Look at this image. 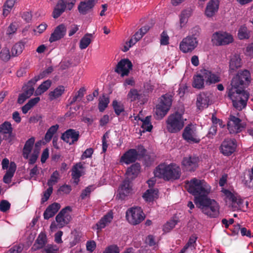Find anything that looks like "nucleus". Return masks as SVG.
I'll return each instance as SVG.
<instances>
[{"mask_svg":"<svg viewBox=\"0 0 253 253\" xmlns=\"http://www.w3.org/2000/svg\"><path fill=\"white\" fill-rule=\"evenodd\" d=\"M191 15V11L190 9L183 10L180 16V27L182 28L187 22L189 17Z\"/></svg>","mask_w":253,"mask_h":253,"instance_id":"nucleus-36","label":"nucleus"},{"mask_svg":"<svg viewBox=\"0 0 253 253\" xmlns=\"http://www.w3.org/2000/svg\"><path fill=\"white\" fill-rule=\"evenodd\" d=\"M199 159L197 157L190 156L184 158L182 162L183 169L187 171H194L198 166Z\"/></svg>","mask_w":253,"mask_h":253,"instance_id":"nucleus-14","label":"nucleus"},{"mask_svg":"<svg viewBox=\"0 0 253 253\" xmlns=\"http://www.w3.org/2000/svg\"><path fill=\"white\" fill-rule=\"evenodd\" d=\"M211 98V94L208 92H203L198 95L197 98V106L199 109L207 107Z\"/></svg>","mask_w":253,"mask_h":253,"instance_id":"nucleus-18","label":"nucleus"},{"mask_svg":"<svg viewBox=\"0 0 253 253\" xmlns=\"http://www.w3.org/2000/svg\"><path fill=\"white\" fill-rule=\"evenodd\" d=\"M34 142L35 138L33 137L26 141L23 149V155L25 159H28L29 155L32 151Z\"/></svg>","mask_w":253,"mask_h":253,"instance_id":"nucleus-28","label":"nucleus"},{"mask_svg":"<svg viewBox=\"0 0 253 253\" xmlns=\"http://www.w3.org/2000/svg\"><path fill=\"white\" fill-rule=\"evenodd\" d=\"M25 43L20 41L15 44L11 49V55L12 56H16L20 54L24 48Z\"/></svg>","mask_w":253,"mask_h":253,"instance_id":"nucleus-33","label":"nucleus"},{"mask_svg":"<svg viewBox=\"0 0 253 253\" xmlns=\"http://www.w3.org/2000/svg\"><path fill=\"white\" fill-rule=\"evenodd\" d=\"M10 207V204L6 200H3L0 203V211L2 212H6Z\"/></svg>","mask_w":253,"mask_h":253,"instance_id":"nucleus-49","label":"nucleus"},{"mask_svg":"<svg viewBox=\"0 0 253 253\" xmlns=\"http://www.w3.org/2000/svg\"><path fill=\"white\" fill-rule=\"evenodd\" d=\"M113 212L112 211H110L104 215L99 221H111L113 219Z\"/></svg>","mask_w":253,"mask_h":253,"instance_id":"nucleus-60","label":"nucleus"},{"mask_svg":"<svg viewBox=\"0 0 253 253\" xmlns=\"http://www.w3.org/2000/svg\"><path fill=\"white\" fill-rule=\"evenodd\" d=\"M198 40L192 37L187 36L180 42L179 48L184 53L191 52L198 45Z\"/></svg>","mask_w":253,"mask_h":253,"instance_id":"nucleus-8","label":"nucleus"},{"mask_svg":"<svg viewBox=\"0 0 253 253\" xmlns=\"http://www.w3.org/2000/svg\"><path fill=\"white\" fill-rule=\"evenodd\" d=\"M17 0H7L3 6V15L7 16Z\"/></svg>","mask_w":253,"mask_h":253,"instance_id":"nucleus-39","label":"nucleus"},{"mask_svg":"<svg viewBox=\"0 0 253 253\" xmlns=\"http://www.w3.org/2000/svg\"><path fill=\"white\" fill-rule=\"evenodd\" d=\"M238 37L240 40L249 38L250 36L246 28H241L239 30Z\"/></svg>","mask_w":253,"mask_h":253,"instance_id":"nucleus-51","label":"nucleus"},{"mask_svg":"<svg viewBox=\"0 0 253 253\" xmlns=\"http://www.w3.org/2000/svg\"><path fill=\"white\" fill-rule=\"evenodd\" d=\"M51 84V81L48 80L43 82L39 87L37 88L35 92V95H41L44 92L46 91L50 86Z\"/></svg>","mask_w":253,"mask_h":253,"instance_id":"nucleus-34","label":"nucleus"},{"mask_svg":"<svg viewBox=\"0 0 253 253\" xmlns=\"http://www.w3.org/2000/svg\"><path fill=\"white\" fill-rule=\"evenodd\" d=\"M23 250V246L21 245H15L11 248L6 253H20Z\"/></svg>","mask_w":253,"mask_h":253,"instance_id":"nucleus-54","label":"nucleus"},{"mask_svg":"<svg viewBox=\"0 0 253 253\" xmlns=\"http://www.w3.org/2000/svg\"><path fill=\"white\" fill-rule=\"evenodd\" d=\"M103 99L99 101L98 104V108L100 112H102L104 111L105 108L107 107L108 103H109V99L108 97H106L105 95H103Z\"/></svg>","mask_w":253,"mask_h":253,"instance_id":"nucleus-44","label":"nucleus"},{"mask_svg":"<svg viewBox=\"0 0 253 253\" xmlns=\"http://www.w3.org/2000/svg\"><path fill=\"white\" fill-rule=\"evenodd\" d=\"M97 0H86L84 1H81L78 7L79 12L83 15L86 14L92 10Z\"/></svg>","mask_w":253,"mask_h":253,"instance_id":"nucleus-21","label":"nucleus"},{"mask_svg":"<svg viewBox=\"0 0 253 253\" xmlns=\"http://www.w3.org/2000/svg\"><path fill=\"white\" fill-rule=\"evenodd\" d=\"M146 243L150 246H154V250L158 249V244L156 242L155 237L153 235H149L147 237L146 240Z\"/></svg>","mask_w":253,"mask_h":253,"instance_id":"nucleus-46","label":"nucleus"},{"mask_svg":"<svg viewBox=\"0 0 253 253\" xmlns=\"http://www.w3.org/2000/svg\"><path fill=\"white\" fill-rule=\"evenodd\" d=\"M169 37L165 32H163L161 36V44L162 45H167L169 44Z\"/></svg>","mask_w":253,"mask_h":253,"instance_id":"nucleus-57","label":"nucleus"},{"mask_svg":"<svg viewBox=\"0 0 253 253\" xmlns=\"http://www.w3.org/2000/svg\"><path fill=\"white\" fill-rule=\"evenodd\" d=\"M130 181L128 178H126L119 186L118 192L121 198H124L131 192L132 188Z\"/></svg>","mask_w":253,"mask_h":253,"instance_id":"nucleus-22","label":"nucleus"},{"mask_svg":"<svg viewBox=\"0 0 253 253\" xmlns=\"http://www.w3.org/2000/svg\"><path fill=\"white\" fill-rule=\"evenodd\" d=\"M59 248L55 245L48 244L42 251V253H57Z\"/></svg>","mask_w":253,"mask_h":253,"instance_id":"nucleus-41","label":"nucleus"},{"mask_svg":"<svg viewBox=\"0 0 253 253\" xmlns=\"http://www.w3.org/2000/svg\"><path fill=\"white\" fill-rule=\"evenodd\" d=\"M48 151H49V150H48V148H46L43 151L42 154V156H41V162L42 163H44L45 162L46 160H47V159L48 158V156H49Z\"/></svg>","mask_w":253,"mask_h":253,"instance_id":"nucleus-64","label":"nucleus"},{"mask_svg":"<svg viewBox=\"0 0 253 253\" xmlns=\"http://www.w3.org/2000/svg\"><path fill=\"white\" fill-rule=\"evenodd\" d=\"M92 186H89L84 189L81 195L82 199H84L86 196L89 195L92 191Z\"/></svg>","mask_w":253,"mask_h":253,"instance_id":"nucleus-62","label":"nucleus"},{"mask_svg":"<svg viewBox=\"0 0 253 253\" xmlns=\"http://www.w3.org/2000/svg\"><path fill=\"white\" fill-rule=\"evenodd\" d=\"M175 225V222H166L163 226V230L166 232L170 231Z\"/></svg>","mask_w":253,"mask_h":253,"instance_id":"nucleus-58","label":"nucleus"},{"mask_svg":"<svg viewBox=\"0 0 253 253\" xmlns=\"http://www.w3.org/2000/svg\"><path fill=\"white\" fill-rule=\"evenodd\" d=\"M219 0H210L207 4L205 14L208 18L214 16L219 9Z\"/></svg>","mask_w":253,"mask_h":253,"instance_id":"nucleus-19","label":"nucleus"},{"mask_svg":"<svg viewBox=\"0 0 253 253\" xmlns=\"http://www.w3.org/2000/svg\"><path fill=\"white\" fill-rule=\"evenodd\" d=\"M65 91V87L63 85H59L54 90L49 93V97L50 100H53L61 96Z\"/></svg>","mask_w":253,"mask_h":253,"instance_id":"nucleus-32","label":"nucleus"},{"mask_svg":"<svg viewBox=\"0 0 253 253\" xmlns=\"http://www.w3.org/2000/svg\"><path fill=\"white\" fill-rule=\"evenodd\" d=\"M80 137V134L78 131L73 129H69L66 130L62 134L61 138L69 144L72 145L77 142Z\"/></svg>","mask_w":253,"mask_h":253,"instance_id":"nucleus-17","label":"nucleus"},{"mask_svg":"<svg viewBox=\"0 0 253 253\" xmlns=\"http://www.w3.org/2000/svg\"><path fill=\"white\" fill-rule=\"evenodd\" d=\"M137 150V155L139 159L143 158L146 152V150L143 147V146L140 145L138 147Z\"/></svg>","mask_w":253,"mask_h":253,"instance_id":"nucleus-59","label":"nucleus"},{"mask_svg":"<svg viewBox=\"0 0 253 253\" xmlns=\"http://www.w3.org/2000/svg\"><path fill=\"white\" fill-rule=\"evenodd\" d=\"M244 184L249 188L253 189V175L250 174L247 178H245Z\"/></svg>","mask_w":253,"mask_h":253,"instance_id":"nucleus-52","label":"nucleus"},{"mask_svg":"<svg viewBox=\"0 0 253 253\" xmlns=\"http://www.w3.org/2000/svg\"><path fill=\"white\" fill-rule=\"evenodd\" d=\"M204 81L206 84H210L220 82V78L210 71L203 69L193 78L192 85L194 88L202 89L204 87Z\"/></svg>","mask_w":253,"mask_h":253,"instance_id":"nucleus-4","label":"nucleus"},{"mask_svg":"<svg viewBox=\"0 0 253 253\" xmlns=\"http://www.w3.org/2000/svg\"><path fill=\"white\" fill-rule=\"evenodd\" d=\"M250 82L251 74L247 70L239 71L231 82V86L228 88V96L237 110L241 111L247 105L249 94L245 89Z\"/></svg>","mask_w":253,"mask_h":253,"instance_id":"nucleus-2","label":"nucleus"},{"mask_svg":"<svg viewBox=\"0 0 253 253\" xmlns=\"http://www.w3.org/2000/svg\"><path fill=\"white\" fill-rule=\"evenodd\" d=\"M143 198L148 202H152L158 197V190L157 189H149L143 194Z\"/></svg>","mask_w":253,"mask_h":253,"instance_id":"nucleus-30","label":"nucleus"},{"mask_svg":"<svg viewBox=\"0 0 253 253\" xmlns=\"http://www.w3.org/2000/svg\"><path fill=\"white\" fill-rule=\"evenodd\" d=\"M172 103V96L166 94L162 96L161 101L156 106L155 117L157 120L162 119L167 114Z\"/></svg>","mask_w":253,"mask_h":253,"instance_id":"nucleus-5","label":"nucleus"},{"mask_svg":"<svg viewBox=\"0 0 253 253\" xmlns=\"http://www.w3.org/2000/svg\"><path fill=\"white\" fill-rule=\"evenodd\" d=\"M60 208V205L59 204L57 203H54L51 205H50L47 208V212L50 210L51 211L54 212L55 213H56L58 211Z\"/></svg>","mask_w":253,"mask_h":253,"instance_id":"nucleus-53","label":"nucleus"},{"mask_svg":"<svg viewBox=\"0 0 253 253\" xmlns=\"http://www.w3.org/2000/svg\"><path fill=\"white\" fill-rule=\"evenodd\" d=\"M141 121L142 122L141 127L143 129V131L144 132L145 130L151 131L153 127L150 123L151 116H147L144 120L141 119Z\"/></svg>","mask_w":253,"mask_h":253,"instance_id":"nucleus-40","label":"nucleus"},{"mask_svg":"<svg viewBox=\"0 0 253 253\" xmlns=\"http://www.w3.org/2000/svg\"><path fill=\"white\" fill-rule=\"evenodd\" d=\"M242 59L240 56L235 54L230 58L229 62V68L230 71H234L242 66Z\"/></svg>","mask_w":253,"mask_h":253,"instance_id":"nucleus-27","label":"nucleus"},{"mask_svg":"<svg viewBox=\"0 0 253 253\" xmlns=\"http://www.w3.org/2000/svg\"><path fill=\"white\" fill-rule=\"evenodd\" d=\"M47 243V239L46 234L44 233L41 232L37 238L32 249L34 251L43 249L46 246Z\"/></svg>","mask_w":253,"mask_h":253,"instance_id":"nucleus-24","label":"nucleus"},{"mask_svg":"<svg viewBox=\"0 0 253 253\" xmlns=\"http://www.w3.org/2000/svg\"><path fill=\"white\" fill-rule=\"evenodd\" d=\"M112 105L115 112L117 115H119L122 112L124 111V105L121 102H118L117 100H114Z\"/></svg>","mask_w":253,"mask_h":253,"instance_id":"nucleus-42","label":"nucleus"},{"mask_svg":"<svg viewBox=\"0 0 253 253\" xmlns=\"http://www.w3.org/2000/svg\"><path fill=\"white\" fill-rule=\"evenodd\" d=\"M96 243L94 241H89L86 243V250L90 252H92L96 248Z\"/></svg>","mask_w":253,"mask_h":253,"instance_id":"nucleus-55","label":"nucleus"},{"mask_svg":"<svg viewBox=\"0 0 253 253\" xmlns=\"http://www.w3.org/2000/svg\"><path fill=\"white\" fill-rule=\"evenodd\" d=\"M53 188L50 187L44 192L42 198L41 203L42 204L44 203L45 202L48 200L50 196L52 193Z\"/></svg>","mask_w":253,"mask_h":253,"instance_id":"nucleus-50","label":"nucleus"},{"mask_svg":"<svg viewBox=\"0 0 253 253\" xmlns=\"http://www.w3.org/2000/svg\"><path fill=\"white\" fill-rule=\"evenodd\" d=\"M200 34V29L199 27H194L191 30V35L190 37H192L196 38L197 40V38L199 36Z\"/></svg>","mask_w":253,"mask_h":253,"instance_id":"nucleus-63","label":"nucleus"},{"mask_svg":"<svg viewBox=\"0 0 253 253\" xmlns=\"http://www.w3.org/2000/svg\"><path fill=\"white\" fill-rule=\"evenodd\" d=\"M188 192L195 196L196 207L207 216L214 218L219 215V207L216 202L208 197L210 189L204 180L193 178L186 183Z\"/></svg>","mask_w":253,"mask_h":253,"instance_id":"nucleus-1","label":"nucleus"},{"mask_svg":"<svg viewBox=\"0 0 253 253\" xmlns=\"http://www.w3.org/2000/svg\"><path fill=\"white\" fill-rule=\"evenodd\" d=\"M140 169V165L139 163H136L132 165L127 169L126 174L127 175L126 178L132 180L133 178L137 176L139 172Z\"/></svg>","mask_w":253,"mask_h":253,"instance_id":"nucleus-26","label":"nucleus"},{"mask_svg":"<svg viewBox=\"0 0 253 253\" xmlns=\"http://www.w3.org/2000/svg\"><path fill=\"white\" fill-rule=\"evenodd\" d=\"M230 121L227 124L228 129L230 133H237L241 131L244 127L241 124V120L234 116L231 115Z\"/></svg>","mask_w":253,"mask_h":253,"instance_id":"nucleus-16","label":"nucleus"},{"mask_svg":"<svg viewBox=\"0 0 253 253\" xmlns=\"http://www.w3.org/2000/svg\"><path fill=\"white\" fill-rule=\"evenodd\" d=\"M127 99L131 102L136 100H140L142 97L141 94L139 93L138 90L134 88H132L129 91L127 94Z\"/></svg>","mask_w":253,"mask_h":253,"instance_id":"nucleus-37","label":"nucleus"},{"mask_svg":"<svg viewBox=\"0 0 253 253\" xmlns=\"http://www.w3.org/2000/svg\"><path fill=\"white\" fill-rule=\"evenodd\" d=\"M9 50L8 48L5 47L1 49L0 52V58L3 61H8L10 58Z\"/></svg>","mask_w":253,"mask_h":253,"instance_id":"nucleus-43","label":"nucleus"},{"mask_svg":"<svg viewBox=\"0 0 253 253\" xmlns=\"http://www.w3.org/2000/svg\"><path fill=\"white\" fill-rule=\"evenodd\" d=\"M156 177L165 180L178 179L181 176V169L175 164L159 165L154 172Z\"/></svg>","mask_w":253,"mask_h":253,"instance_id":"nucleus-3","label":"nucleus"},{"mask_svg":"<svg viewBox=\"0 0 253 253\" xmlns=\"http://www.w3.org/2000/svg\"><path fill=\"white\" fill-rule=\"evenodd\" d=\"M93 153V149L91 148L87 149L83 154L82 156V159L84 160L85 158L91 157Z\"/></svg>","mask_w":253,"mask_h":253,"instance_id":"nucleus-61","label":"nucleus"},{"mask_svg":"<svg viewBox=\"0 0 253 253\" xmlns=\"http://www.w3.org/2000/svg\"><path fill=\"white\" fill-rule=\"evenodd\" d=\"M66 33V27L63 24L57 26L53 32L51 34L49 41L50 42L57 41L63 38Z\"/></svg>","mask_w":253,"mask_h":253,"instance_id":"nucleus-20","label":"nucleus"},{"mask_svg":"<svg viewBox=\"0 0 253 253\" xmlns=\"http://www.w3.org/2000/svg\"><path fill=\"white\" fill-rule=\"evenodd\" d=\"M182 137L190 143H198L200 141V139L196 134V129L192 124H189L185 127Z\"/></svg>","mask_w":253,"mask_h":253,"instance_id":"nucleus-11","label":"nucleus"},{"mask_svg":"<svg viewBox=\"0 0 253 253\" xmlns=\"http://www.w3.org/2000/svg\"><path fill=\"white\" fill-rule=\"evenodd\" d=\"M109 137V132L107 131L102 137V151L105 153L107 149L108 145L107 144L106 138Z\"/></svg>","mask_w":253,"mask_h":253,"instance_id":"nucleus-56","label":"nucleus"},{"mask_svg":"<svg viewBox=\"0 0 253 253\" xmlns=\"http://www.w3.org/2000/svg\"><path fill=\"white\" fill-rule=\"evenodd\" d=\"M53 71V68L52 66L49 67L47 69L44 70L39 75L35 76L34 79H37L38 82L40 79H42L46 76L47 75L50 74Z\"/></svg>","mask_w":253,"mask_h":253,"instance_id":"nucleus-48","label":"nucleus"},{"mask_svg":"<svg viewBox=\"0 0 253 253\" xmlns=\"http://www.w3.org/2000/svg\"><path fill=\"white\" fill-rule=\"evenodd\" d=\"M71 211V207L69 206L66 207L56 215V221H70L72 220V217L70 214Z\"/></svg>","mask_w":253,"mask_h":253,"instance_id":"nucleus-25","label":"nucleus"},{"mask_svg":"<svg viewBox=\"0 0 253 253\" xmlns=\"http://www.w3.org/2000/svg\"><path fill=\"white\" fill-rule=\"evenodd\" d=\"M92 37L91 34L87 33L81 39L80 42V48L81 49L86 48L91 43V39L89 37Z\"/></svg>","mask_w":253,"mask_h":253,"instance_id":"nucleus-38","label":"nucleus"},{"mask_svg":"<svg viewBox=\"0 0 253 253\" xmlns=\"http://www.w3.org/2000/svg\"><path fill=\"white\" fill-rule=\"evenodd\" d=\"M137 159L139 160L137 155V150L134 149H129L121 157V160L126 164L133 163Z\"/></svg>","mask_w":253,"mask_h":253,"instance_id":"nucleus-23","label":"nucleus"},{"mask_svg":"<svg viewBox=\"0 0 253 253\" xmlns=\"http://www.w3.org/2000/svg\"><path fill=\"white\" fill-rule=\"evenodd\" d=\"M132 64L128 59H121L116 65L115 72L121 74V76H128L129 71L132 69Z\"/></svg>","mask_w":253,"mask_h":253,"instance_id":"nucleus-12","label":"nucleus"},{"mask_svg":"<svg viewBox=\"0 0 253 253\" xmlns=\"http://www.w3.org/2000/svg\"><path fill=\"white\" fill-rule=\"evenodd\" d=\"M83 168V166L81 163H77L72 168V176L76 184H78L79 181V178L82 175L81 171L79 169H82Z\"/></svg>","mask_w":253,"mask_h":253,"instance_id":"nucleus-29","label":"nucleus"},{"mask_svg":"<svg viewBox=\"0 0 253 253\" xmlns=\"http://www.w3.org/2000/svg\"><path fill=\"white\" fill-rule=\"evenodd\" d=\"M119 247L115 245H112L107 247L102 253H119Z\"/></svg>","mask_w":253,"mask_h":253,"instance_id":"nucleus-47","label":"nucleus"},{"mask_svg":"<svg viewBox=\"0 0 253 253\" xmlns=\"http://www.w3.org/2000/svg\"><path fill=\"white\" fill-rule=\"evenodd\" d=\"M182 116V113L175 112L169 116L166 122L167 127L169 132L175 133L183 128L184 121Z\"/></svg>","mask_w":253,"mask_h":253,"instance_id":"nucleus-6","label":"nucleus"},{"mask_svg":"<svg viewBox=\"0 0 253 253\" xmlns=\"http://www.w3.org/2000/svg\"><path fill=\"white\" fill-rule=\"evenodd\" d=\"M12 128L11 124L8 122H5L4 123L0 125V138L1 140V135L6 134L10 135V133H12Z\"/></svg>","mask_w":253,"mask_h":253,"instance_id":"nucleus-35","label":"nucleus"},{"mask_svg":"<svg viewBox=\"0 0 253 253\" xmlns=\"http://www.w3.org/2000/svg\"><path fill=\"white\" fill-rule=\"evenodd\" d=\"M37 82V79L33 78L23 86L22 90L23 92L19 94L18 96L17 99V103L18 104H23L33 94L35 90L34 85Z\"/></svg>","mask_w":253,"mask_h":253,"instance_id":"nucleus-7","label":"nucleus"},{"mask_svg":"<svg viewBox=\"0 0 253 253\" xmlns=\"http://www.w3.org/2000/svg\"><path fill=\"white\" fill-rule=\"evenodd\" d=\"M237 147L235 139H227L224 140L221 146V152L225 156L231 155L235 151Z\"/></svg>","mask_w":253,"mask_h":253,"instance_id":"nucleus-15","label":"nucleus"},{"mask_svg":"<svg viewBox=\"0 0 253 253\" xmlns=\"http://www.w3.org/2000/svg\"><path fill=\"white\" fill-rule=\"evenodd\" d=\"M212 42L216 45H226L233 42V38L226 32H216L212 36Z\"/></svg>","mask_w":253,"mask_h":253,"instance_id":"nucleus-10","label":"nucleus"},{"mask_svg":"<svg viewBox=\"0 0 253 253\" xmlns=\"http://www.w3.org/2000/svg\"><path fill=\"white\" fill-rule=\"evenodd\" d=\"M197 238V237L195 235L191 236L190 237L188 243L178 253H185L188 250H190L191 251L194 250L195 249Z\"/></svg>","mask_w":253,"mask_h":253,"instance_id":"nucleus-31","label":"nucleus"},{"mask_svg":"<svg viewBox=\"0 0 253 253\" xmlns=\"http://www.w3.org/2000/svg\"><path fill=\"white\" fill-rule=\"evenodd\" d=\"M225 199L226 202L229 200L231 202L232 209L233 210H244V201L240 197L234 196L230 191L228 190L224 191Z\"/></svg>","mask_w":253,"mask_h":253,"instance_id":"nucleus-9","label":"nucleus"},{"mask_svg":"<svg viewBox=\"0 0 253 253\" xmlns=\"http://www.w3.org/2000/svg\"><path fill=\"white\" fill-rule=\"evenodd\" d=\"M145 215L140 207L132 208L126 212V218L127 220L131 218L133 221H142L144 220Z\"/></svg>","mask_w":253,"mask_h":253,"instance_id":"nucleus-13","label":"nucleus"},{"mask_svg":"<svg viewBox=\"0 0 253 253\" xmlns=\"http://www.w3.org/2000/svg\"><path fill=\"white\" fill-rule=\"evenodd\" d=\"M59 173L57 171H55L51 175L50 178L48 180L47 185L49 187H52V186L57 182Z\"/></svg>","mask_w":253,"mask_h":253,"instance_id":"nucleus-45","label":"nucleus"}]
</instances>
